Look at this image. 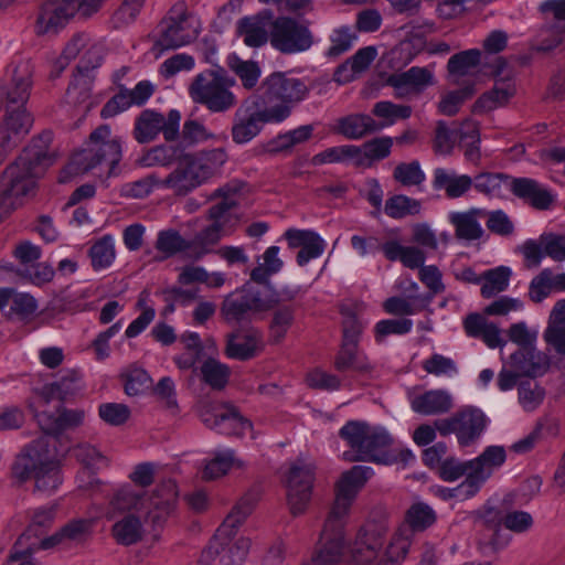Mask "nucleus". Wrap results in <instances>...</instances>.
Returning a JSON list of instances; mask_svg holds the SVG:
<instances>
[{
	"label": "nucleus",
	"instance_id": "47",
	"mask_svg": "<svg viewBox=\"0 0 565 565\" xmlns=\"http://www.w3.org/2000/svg\"><path fill=\"white\" fill-rule=\"evenodd\" d=\"M295 322V308L291 306H280L274 308L271 319L268 326L269 340L274 343H280L287 335Z\"/></svg>",
	"mask_w": 565,
	"mask_h": 565
},
{
	"label": "nucleus",
	"instance_id": "40",
	"mask_svg": "<svg viewBox=\"0 0 565 565\" xmlns=\"http://www.w3.org/2000/svg\"><path fill=\"white\" fill-rule=\"evenodd\" d=\"M267 26L268 20L264 17H246L239 20L237 31L246 45L259 47L268 40Z\"/></svg>",
	"mask_w": 565,
	"mask_h": 565
},
{
	"label": "nucleus",
	"instance_id": "43",
	"mask_svg": "<svg viewBox=\"0 0 565 565\" xmlns=\"http://www.w3.org/2000/svg\"><path fill=\"white\" fill-rule=\"evenodd\" d=\"M192 246L193 244L182 237L179 231L174 228L160 231L154 243V248L162 254L159 259H166L185 250H189L190 255Z\"/></svg>",
	"mask_w": 565,
	"mask_h": 565
},
{
	"label": "nucleus",
	"instance_id": "33",
	"mask_svg": "<svg viewBox=\"0 0 565 565\" xmlns=\"http://www.w3.org/2000/svg\"><path fill=\"white\" fill-rule=\"evenodd\" d=\"M510 365L523 376L535 377L548 370L550 358L534 348H524L510 356Z\"/></svg>",
	"mask_w": 565,
	"mask_h": 565
},
{
	"label": "nucleus",
	"instance_id": "39",
	"mask_svg": "<svg viewBox=\"0 0 565 565\" xmlns=\"http://www.w3.org/2000/svg\"><path fill=\"white\" fill-rule=\"evenodd\" d=\"M507 459L505 449L502 446H489L477 458L468 460L470 470L487 481L493 471L500 468Z\"/></svg>",
	"mask_w": 565,
	"mask_h": 565
},
{
	"label": "nucleus",
	"instance_id": "13",
	"mask_svg": "<svg viewBox=\"0 0 565 565\" xmlns=\"http://www.w3.org/2000/svg\"><path fill=\"white\" fill-rule=\"evenodd\" d=\"M262 98L269 111L287 110V119L294 106L302 102L309 94L306 83L296 77H288L284 73H273L266 77L260 86Z\"/></svg>",
	"mask_w": 565,
	"mask_h": 565
},
{
	"label": "nucleus",
	"instance_id": "26",
	"mask_svg": "<svg viewBox=\"0 0 565 565\" xmlns=\"http://www.w3.org/2000/svg\"><path fill=\"white\" fill-rule=\"evenodd\" d=\"M434 83L433 73L425 68L413 66L406 72L392 74L387 78V85L393 87L397 97H406L417 94Z\"/></svg>",
	"mask_w": 565,
	"mask_h": 565
},
{
	"label": "nucleus",
	"instance_id": "45",
	"mask_svg": "<svg viewBox=\"0 0 565 565\" xmlns=\"http://www.w3.org/2000/svg\"><path fill=\"white\" fill-rule=\"evenodd\" d=\"M512 270L507 266L488 269L482 274L480 294L483 298H492L505 291L510 284Z\"/></svg>",
	"mask_w": 565,
	"mask_h": 565
},
{
	"label": "nucleus",
	"instance_id": "16",
	"mask_svg": "<svg viewBox=\"0 0 565 565\" xmlns=\"http://www.w3.org/2000/svg\"><path fill=\"white\" fill-rule=\"evenodd\" d=\"M92 526V521L89 520H73L68 522L65 526H63L58 532L53 535L42 539L34 540L30 542L28 547L23 551H18L11 553L9 556L10 562H20V565H34L30 557L32 553L38 550H49L55 546L67 547L72 543L81 542L85 535L88 533Z\"/></svg>",
	"mask_w": 565,
	"mask_h": 565
},
{
	"label": "nucleus",
	"instance_id": "54",
	"mask_svg": "<svg viewBox=\"0 0 565 565\" xmlns=\"http://www.w3.org/2000/svg\"><path fill=\"white\" fill-rule=\"evenodd\" d=\"M556 291L554 271L550 268H545L531 280L529 298L534 302H541L552 292Z\"/></svg>",
	"mask_w": 565,
	"mask_h": 565
},
{
	"label": "nucleus",
	"instance_id": "5",
	"mask_svg": "<svg viewBox=\"0 0 565 565\" xmlns=\"http://www.w3.org/2000/svg\"><path fill=\"white\" fill-rule=\"evenodd\" d=\"M253 509V499L243 497L232 509L223 524L217 529L209 546L202 552L201 565H242L248 548L249 540L239 539L231 544L234 530L243 523Z\"/></svg>",
	"mask_w": 565,
	"mask_h": 565
},
{
	"label": "nucleus",
	"instance_id": "17",
	"mask_svg": "<svg viewBox=\"0 0 565 565\" xmlns=\"http://www.w3.org/2000/svg\"><path fill=\"white\" fill-rule=\"evenodd\" d=\"M269 40L275 49L286 54L303 52L313 43L309 28L287 17H279L270 23Z\"/></svg>",
	"mask_w": 565,
	"mask_h": 565
},
{
	"label": "nucleus",
	"instance_id": "12",
	"mask_svg": "<svg viewBox=\"0 0 565 565\" xmlns=\"http://www.w3.org/2000/svg\"><path fill=\"white\" fill-rule=\"evenodd\" d=\"M200 32V19L189 11L185 2L179 1L160 22L156 45L161 50L178 49L193 42Z\"/></svg>",
	"mask_w": 565,
	"mask_h": 565
},
{
	"label": "nucleus",
	"instance_id": "60",
	"mask_svg": "<svg viewBox=\"0 0 565 565\" xmlns=\"http://www.w3.org/2000/svg\"><path fill=\"white\" fill-rule=\"evenodd\" d=\"M457 138L459 139V129L451 130L444 121H438L433 141L434 151L440 156H449L454 150Z\"/></svg>",
	"mask_w": 565,
	"mask_h": 565
},
{
	"label": "nucleus",
	"instance_id": "59",
	"mask_svg": "<svg viewBox=\"0 0 565 565\" xmlns=\"http://www.w3.org/2000/svg\"><path fill=\"white\" fill-rule=\"evenodd\" d=\"M519 403L526 412L535 411L544 401L545 391L534 382H523L518 387Z\"/></svg>",
	"mask_w": 565,
	"mask_h": 565
},
{
	"label": "nucleus",
	"instance_id": "19",
	"mask_svg": "<svg viewBox=\"0 0 565 565\" xmlns=\"http://www.w3.org/2000/svg\"><path fill=\"white\" fill-rule=\"evenodd\" d=\"M200 417L206 427L221 434L243 436L253 430L252 423L228 404H205L200 412Z\"/></svg>",
	"mask_w": 565,
	"mask_h": 565
},
{
	"label": "nucleus",
	"instance_id": "18",
	"mask_svg": "<svg viewBox=\"0 0 565 565\" xmlns=\"http://www.w3.org/2000/svg\"><path fill=\"white\" fill-rule=\"evenodd\" d=\"M313 466L298 460L289 468L286 487L287 501L294 515L301 514L307 509L313 486Z\"/></svg>",
	"mask_w": 565,
	"mask_h": 565
},
{
	"label": "nucleus",
	"instance_id": "64",
	"mask_svg": "<svg viewBox=\"0 0 565 565\" xmlns=\"http://www.w3.org/2000/svg\"><path fill=\"white\" fill-rule=\"evenodd\" d=\"M98 415L106 424L120 426L129 419L130 409L122 403H103L98 407Z\"/></svg>",
	"mask_w": 565,
	"mask_h": 565
},
{
	"label": "nucleus",
	"instance_id": "31",
	"mask_svg": "<svg viewBox=\"0 0 565 565\" xmlns=\"http://www.w3.org/2000/svg\"><path fill=\"white\" fill-rule=\"evenodd\" d=\"M81 381L82 377L77 371H65L58 381L41 388L39 403L41 406H46L54 398L62 402L67 401L82 390Z\"/></svg>",
	"mask_w": 565,
	"mask_h": 565
},
{
	"label": "nucleus",
	"instance_id": "4",
	"mask_svg": "<svg viewBox=\"0 0 565 565\" xmlns=\"http://www.w3.org/2000/svg\"><path fill=\"white\" fill-rule=\"evenodd\" d=\"M12 475L24 482L35 481V491L52 494L62 483L58 461L50 450V438L42 436L28 445L17 457Z\"/></svg>",
	"mask_w": 565,
	"mask_h": 565
},
{
	"label": "nucleus",
	"instance_id": "3",
	"mask_svg": "<svg viewBox=\"0 0 565 565\" xmlns=\"http://www.w3.org/2000/svg\"><path fill=\"white\" fill-rule=\"evenodd\" d=\"M371 475L372 469L363 466H354L342 473L341 479L337 483L334 504L321 532L322 542L331 543L333 552L331 553V558L328 561H323L322 556L324 554H321L320 558H318V565H332L337 556L335 550L343 547L344 518L348 515L358 492L362 489Z\"/></svg>",
	"mask_w": 565,
	"mask_h": 565
},
{
	"label": "nucleus",
	"instance_id": "50",
	"mask_svg": "<svg viewBox=\"0 0 565 565\" xmlns=\"http://www.w3.org/2000/svg\"><path fill=\"white\" fill-rule=\"evenodd\" d=\"M459 141L465 148V158L473 164H479L481 153L478 124L469 119L463 121L459 128Z\"/></svg>",
	"mask_w": 565,
	"mask_h": 565
},
{
	"label": "nucleus",
	"instance_id": "36",
	"mask_svg": "<svg viewBox=\"0 0 565 565\" xmlns=\"http://www.w3.org/2000/svg\"><path fill=\"white\" fill-rule=\"evenodd\" d=\"M149 516H141L134 513L122 515L111 526V534L115 541L121 545H132L140 542L145 534L143 523Z\"/></svg>",
	"mask_w": 565,
	"mask_h": 565
},
{
	"label": "nucleus",
	"instance_id": "2",
	"mask_svg": "<svg viewBox=\"0 0 565 565\" xmlns=\"http://www.w3.org/2000/svg\"><path fill=\"white\" fill-rule=\"evenodd\" d=\"M227 161L223 148L182 152L174 168L159 181L160 188L175 195H186L214 178Z\"/></svg>",
	"mask_w": 565,
	"mask_h": 565
},
{
	"label": "nucleus",
	"instance_id": "35",
	"mask_svg": "<svg viewBox=\"0 0 565 565\" xmlns=\"http://www.w3.org/2000/svg\"><path fill=\"white\" fill-rule=\"evenodd\" d=\"M377 56L375 46H365L358 50L350 58L338 66L334 79L339 83H348L356 75L364 73Z\"/></svg>",
	"mask_w": 565,
	"mask_h": 565
},
{
	"label": "nucleus",
	"instance_id": "61",
	"mask_svg": "<svg viewBox=\"0 0 565 565\" xmlns=\"http://www.w3.org/2000/svg\"><path fill=\"white\" fill-rule=\"evenodd\" d=\"M393 175L397 182L405 186L419 185L426 179L418 161L397 164Z\"/></svg>",
	"mask_w": 565,
	"mask_h": 565
},
{
	"label": "nucleus",
	"instance_id": "15",
	"mask_svg": "<svg viewBox=\"0 0 565 565\" xmlns=\"http://www.w3.org/2000/svg\"><path fill=\"white\" fill-rule=\"evenodd\" d=\"M181 115L172 109L164 117L152 109L142 110L135 120L132 136L139 143L153 141L162 132L168 141L174 140L179 135Z\"/></svg>",
	"mask_w": 565,
	"mask_h": 565
},
{
	"label": "nucleus",
	"instance_id": "14",
	"mask_svg": "<svg viewBox=\"0 0 565 565\" xmlns=\"http://www.w3.org/2000/svg\"><path fill=\"white\" fill-rule=\"evenodd\" d=\"M287 110L269 111L266 107L259 109L256 104L244 103L234 114L232 125V139L237 145H244L253 140L268 122L284 121Z\"/></svg>",
	"mask_w": 565,
	"mask_h": 565
},
{
	"label": "nucleus",
	"instance_id": "29",
	"mask_svg": "<svg viewBox=\"0 0 565 565\" xmlns=\"http://www.w3.org/2000/svg\"><path fill=\"white\" fill-rule=\"evenodd\" d=\"M431 184L435 190L444 191L448 199H458L471 190L472 178L468 174H459L454 169L436 168Z\"/></svg>",
	"mask_w": 565,
	"mask_h": 565
},
{
	"label": "nucleus",
	"instance_id": "25",
	"mask_svg": "<svg viewBox=\"0 0 565 565\" xmlns=\"http://www.w3.org/2000/svg\"><path fill=\"white\" fill-rule=\"evenodd\" d=\"M409 404L423 416L444 415L454 408V397L447 390L433 388L411 396Z\"/></svg>",
	"mask_w": 565,
	"mask_h": 565
},
{
	"label": "nucleus",
	"instance_id": "23",
	"mask_svg": "<svg viewBox=\"0 0 565 565\" xmlns=\"http://www.w3.org/2000/svg\"><path fill=\"white\" fill-rule=\"evenodd\" d=\"M75 14L68 0H47L40 9L36 20V33L56 34Z\"/></svg>",
	"mask_w": 565,
	"mask_h": 565
},
{
	"label": "nucleus",
	"instance_id": "62",
	"mask_svg": "<svg viewBox=\"0 0 565 565\" xmlns=\"http://www.w3.org/2000/svg\"><path fill=\"white\" fill-rule=\"evenodd\" d=\"M145 0H124L120 7L113 13L110 23L115 29H121L132 23Z\"/></svg>",
	"mask_w": 565,
	"mask_h": 565
},
{
	"label": "nucleus",
	"instance_id": "48",
	"mask_svg": "<svg viewBox=\"0 0 565 565\" xmlns=\"http://www.w3.org/2000/svg\"><path fill=\"white\" fill-rule=\"evenodd\" d=\"M200 374L202 381L212 390L222 391L228 383L231 369L226 364L210 358L202 363Z\"/></svg>",
	"mask_w": 565,
	"mask_h": 565
},
{
	"label": "nucleus",
	"instance_id": "56",
	"mask_svg": "<svg viewBox=\"0 0 565 565\" xmlns=\"http://www.w3.org/2000/svg\"><path fill=\"white\" fill-rule=\"evenodd\" d=\"M436 521L434 510L425 503L413 504L406 514V526H409L412 533L414 531H424L433 525Z\"/></svg>",
	"mask_w": 565,
	"mask_h": 565
},
{
	"label": "nucleus",
	"instance_id": "42",
	"mask_svg": "<svg viewBox=\"0 0 565 565\" xmlns=\"http://www.w3.org/2000/svg\"><path fill=\"white\" fill-rule=\"evenodd\" d=\"M481 52L478 49L466 50L452 55L447 63L449 79L459 84L460 79L480 64Z\"/></svg>",
	"mask_w": 565,
	"mask_h": 565
},
{
	"label": "nucleus",
	"instance_id": "34",
	"mask_svg": "<svg viewBox=\"0 0 565 565\" xmlns=\"http://www.w3.org/2000/svg\"><path fill=\"white\" fill-rule=\"evenodd\" d=\"M458 443L466 447L478 439L487 426L484 414L475 407H466L456 413Z\"/></svg>",
	"mask_w": 565,
	"mask_h": 565
},
{
	"label": "nucleus",
	"instance_id": "28",
	"mask_svg": "<svg viewBox=\"0 0 565 565\" xmlns=\"http://www.w3.org/2000/svg\"><path fill=\"white\" fill-rule=\"evenodd\" d=\"M264 349L262 334L256 330L227 335L225 354L230 359L247 361L255 358Z\"/></svg>",
	"mask_w": 565,
	"mask_h": 565
},
{
	"label": "nucleus",
	"instance_id": "37",
	"mask_svg": "<svg viewBox=\"0 0 565 565\" xmlns=\"http://www.w3.org/2000/svg\"><path fill=\"white\" fill-rule=\"evenodd\" d=\"M12 119L13 117H9L4 125H0V164L28 135L29 118L22 115L17 121Z\"/></svg>",
	"mask_w": 565,
	"mask_h": 565
},
{
	"label": "nucleus",
	"instance_id": "6",
	"mask_svg": "<svg viewBox=\"0 0 565 565\" xmlns=\"http://www.w3.org/2000/svg\"><path fill=\"white\" fill-rule=\"evenodd\" d=\"M175 497L177 486L173 481L166 482L152 494L126 486L111 498L107 518L111 520L121 513H134L149 516L152 523H158L168 513Z\"/></svg>",
	"mask_w": 565,
	"mask_h": 565
},
{
	"label": "nucleus",
	"instance_id": "20",
	"mask_svg": "<svg viewBox=\"0 0 565 565\" xmlns=\"http://www.w3.org/2000/svg\"><path fill=\"white\" fill-rule=\"evenodd\" d=\"M103 54L104 47L100 43L90 42L87 35L78 34L67 43L56 65L58 72H62L70 61L79 55L78 71L89 72L102 64Z\"/></svg>",
	"mask_w": 565,
	"mask_h": 565
},
{
	"label": "nucleus",
	"instance_id": "41",
	"mask_svg": "<svg viewBox=\"0 0 565 565\" xmlns=\"http://www.w3.org/2000/svg\"><path fill=\"white\" fill-rule=\"evenodd\" d=\"M511 181L503 173L481 172L472 178V186L489 198H502L511 189Z\"/></svg>",
	"mask_w": 565,
	"mask_h": 565
},
{
	"label": "nucleus",
	"instance_id": "46",
	"mask_svg": "<svg viewBox=\"0 0 565 565\" xmlns=\"http://www.w3.org/2000/svg\"><path fill=\"white\" fill-rule=\"evenodd\" d=\"M183 150L173 145H159L150 148L138 160L140 167H167L175 163Z\"/></svg>",
	"mask_w": 565,
	"mask_h": 565
},
{
	"label": "nucleus",
	"instance_id": "63",
	"mask_svg": "<svg viewBox=\"0 0 565 565\" xmlns=\"http://www.w3.org/2000/svg\"><path fill=\"white\" fill-rule=\"evenodd\" d=\"M372 114L379 118L388 120L392 125L397 119H407L412 115V107L407 105H396L392 102L382 100L377 102L372 109Z\"/></svg>",
	"mask_w": 565,
	"mask_h": 565
},
{
	"label": "nucleus",
	"instance_id": "55",
	"mask_svg": "<svg viewBox=\"0 0 565 565\" xmlns=\"http://www.w3.org/2000/svg\"><path fill=\"white\" fill-rule=\"evenodd\" d=\"M356 39V33L351 26L343 25L334 29L330 35V46L326 52V56L335 58L344 54L352 49Z\"/></svg>",
	"mask_w": 565,
	"mask_h": 565
},
{
	"label": "nucleus",
	"instance_id": "9",
	"mask_svg": "<svg viewBox=\"0 0 565 565\" xmlns=\"http://www.w3.org/2000/svg\"><path fill=\"white\" fill-rule=\"evenodd\" d=\"M225 188L216 189L211 199L222 198L223 200L207 210V218L211 224L201 230L191 242L192 253L190 257L198 260L212 252L223 236L231 235L237 225L239 217L232 213L236 207V201L227 195Z\"/></svg>",
	"mask_w": 565,
	"mask_h": 565
},
{
	"label": "nucleus",
	"instance_id": "11",
	"mask_svg": "<svg viewBox=\"0 0 565 565\" xmlns=\"http://www.w3.org/2000/svg\"><path fill=\"white\" fill-rule=\"evenodd\" d=\"M10 82L7 85H0V97L4 103L6 115L0 125H4L9 117H28L30 125L28 134L33 125V118L25 109V104L30 97L32 87L33 65L29 60L18 58L9 66Z\"/></svg>",
	"mask_w": 565,
	"mask_h": 565
},
{
	"label": "nucleus",
	"instance_id": "58",
	"mask_svg": "<svg viewBox=\"0 0 565 565\" xmlns=\"http://www.w3.org/2000/svg\"><path fill=\"white\" fill-rule=\"evenodd\" d=\"M475 92V84L471 83L462 88L445 94L438 104L439 111L446 116L456 115L462 103L470 98Z\"/></svg>",
	"mask_w": 565,
	"mask_h": 565
},
{
	"label": "nucleus",
	"instance_id": "52",
	"mask_svg": "<svg viewBox=\"0 0 565 565\" xmlns=\"http://www.w3.org/2000/svg\"><path fill=\"white\" fill-rule=\"evenodd\" d=\"M422 211V202L404 194L388 198L384 205V213L395 220L409 215H417Z\"/></svg>",
	"mask_w": 565,
	"mask_h": 565
},
{
	"label": "nucleus",
	"instance_id": "38",
	"mask_svg": "<svg viewBox=\"0 0 565 565\" xmlns=\"http://www.w3.org/2000/svg\"><path fill=\"white\" fill-rule=\"evenodd\" d=\"M380 129L376 121L365 114H351L337 120V131L351 140L362 139Z\"/></svg>",
	"mask_w": 565,
	"mask_h": 565
},
{
	"label": "nucleus",
	"instance_id": "44",
	"mask_svg": "<svg viewBox=\"0 0 565 565\" xmlns=\"http://www.w3.org/2000/svg\"><path fill=\"white\" fill-rule=\"evenodd\" d=\"M279 247L269 246L258 258L257 266L250 271V279L257 284H267L269 277L279 273L284 262L279 258Z\"/></svg>",
	"mask_w": 565,
	"mask_h": 565
},
{
	"label": "nucleus",
	"instance_id": "57",
	"mask_svg": "<svg viewBox=\"0 0 565 565\" xmlns=\"http://www.w3.org/2000/svg\"><path fill=\"white\" fill-rule=\"evenodd\" d=\"M249 312L252 310L245 290L239 295L226 297L221 308V313L227 321H242Z\"/></svg>",
	"mask_w": 565,
	"mask_h": 565
},
{
	"label": "nucleus",
	"instance_id": "30",
	"mask_svg": "<svg viewBox=\"0 0 565 565\" xmlns=\"http://www.w3.org/2000/svg\"><path fill=\"white\" fill-rule=\"evenodd\" d=\"M510 191L537 210H548L553 203L550 191L534 179L512 178Z\"/></svg>",
	"mask_w": 565,
	"mask_h": 565
},
{
	"label": "nucleus",
	"instance_id": "32",
	"mask_svg": "<svg viewBox=\"0 0 565 565\" xmlns=\"http://www.w3.org/2000/svg\"><path fill=\"white\" fill-rule=\"evenodd\" d=\"M484 216V210L473 207L465 212H451L448 218L455 227L456 237L471 242L482 237L484 231L480 224V218Z\"/></svg>",
	"mask_w": 565,
	"mask_h": 565
},
{
	"label": "nucleus",
	"instance_id": "21",
	"mask_svg": "<svg viewBox=\"0 0 565 565\" xmlns=\"http://www.w3.org/2000/svg\"><path fill=\"white\" fill-rule=\"evenodd\" d=\"M35 418L41 429L47 435H61L65 430L82 426L86 418L84 408H67L58 405L53 412L38 411Z\"/></svg>",
	"mask_w": 565,
	"mask_h": 565
},
{
	"label": "nucleus",
	"instance_id": "53",
	"mask_svg": "<svg viewBox=\"0 0 565 565\" xmlns=\"http://www.w3.org/2000/svg\"><path fill=\"white\" fill-rule=\"evenodd\" d=\"M92 266L95 270L109 267L116 257L115 244L111 236H104L89 248Z\"/></svg>",
	"mask_w": 565,
	"mask_h": 565
},
{
	"label": "nucleus",
	"instance_id": "49",
	"mask_svg": "<svg viewBox=\"0 0 565 565\" xmlns=\"http://www.w3.org/2000/svg\"><path fill=\"white\" fill-rule=\"evenodd\" d=\"M313 127L311 125H303L286 134L279 135L266 143V151L269 153H277L292 148L296 145L302 143L310 139L312 136Z\"/></svg>",
	"mask_w": 565,
	"mask_h": 565
},
{
	"label": "nucleus",
	"instance_id": "1",
	"mask_svg": "<svg viewBox=\"0 0 565 565\" xmlns=\"http://www.w3.org/2000/svg\"><path fill=\"white\" fill-rule=\"evenodd\" d=\"M53 134L42 132L23 153L10 164L0 180V215H7L22 204L24 196L35 188V180L51 167L58 157L52 147Z\"/></svg>",
	"mask_w": 565,
	"mask_h": 565
},
{
	"label": "nucleus",
	"instance_id": "22",
	"mask_svg": "<svg viewBox=\"0 0 565 565\" xmlns=\"http://www.w3.org/2000/svg\"><path fill=\"white\" fill-rule=\"evenodd\" d=\"M284 238L289 248H300L296 257L300 267L306 266L311 259L320 257L327 246L324 239L310 230L288 228L284 233Z\"/></svg>",
	"mask_w": 565,
	"mask_h": 565
},
{
	"label": "nucleus",
	"instance_id": "51",
	"mask_svg": "<svg viewBox=\"0 0 565 565\" xmlns=\"http://www.w3.org/2000/svg\"><path fill=\"white\" fill-rule=\"evenodd\" d=\"M234 466L242 467L243 462L235 457L233 450L227 449L225 451L217 452L212 460L205 463L202 470V478L204 480L217 479L227 473Z\"/></svg>",
	"mask_w": 565,
	"mask_h": 565
},
{
	"label": "nucleus",
	"instance_id": "27",
	"mask_svg": "<svg viewBox=\"0 0 565 565\" xmlns=\"http://www.w3.org/2000/svg\"><path fill=\"white\" fill-rule=\"evenodd\" d=\"M369 522L375 523H384L386 525V530H388L387 522L382 520H370ZM387 532V531H385ZM386 533L381 536V545L377 547L379 557L376 561H373L372 564L376 565V563H381L382 565H387V563H398L403 561L408 552L412 541V531L409 526L402 525L396 532L392 535L384 551H382L383 546V537Z\"/></svg>",
	"mask_w": 565,
	"mask_h": 565
},
{
	"label": "nucleus",
	"instance_id": "24",
	"mask_svg": "<svg viewBox=\"0 0 565 565\" xmlns=\"http://www.w3.org/2000/svg\"><path fill=\"white\" fill-rule=\"evenodd\" d=\"M502 71L497 74L492 89L483 93L473 104L472 111L484 114L505 106L514 96L516 89L514 81L510 73L500 76Z\"/></svg>",
	"mask_w": 565,
	"mask_h": 565
},
{
	"label": "nucleus",
	"instance_id": "10",
	"mask_svg": "<svg viewBox=\"0 0 565 565\" xmlns=\"http://www.w3.org/2000/svg\"><path fill=\"white\" fill-rule=\"evenodd\" d=\"M235 81L222 68L199 73L189 86V95L196 104L205 106L212 113H224L236 105L231 92Z\"/></svg>",
	"mask_w": 565,
	"mask_h": 565
},
{
	"label": "nucleus",
	"instance_id": "7",
	"mask_svg": "<svg viewBox=\"0 0 565 565\" xmlns=\"http://www.w3.org/2000/svg\"><path fill=\"white\" fill-rule=\"evenodd\" d=\"M120 159V140L111 137L108 125H102L90 134L86 148L76 152L61 171L60 182H67L71 177L86 173L103 163L107 164L111 171Z\"/></svg>",
	"mask_w": 565,
	"mask_h": 565
},
{
	"label": "nucleus",
	"instance_id": "8",
	"mask_svg": "<svg viewBox=\"0 0 565 565\" xmlns=\"http://www.w3.org/2000/svg\"><path fill=\"white\" fill-rule=\"evenodd\" d=\"M339 435L350 447V450L342 455L345 461L388 463L386 449L391 445L392 438L383 428L373 427L364 422L351 420L340 429Z\"/></svg>",
	"mask_w": 565,
	"mask_h": 565
}]
</instances>
